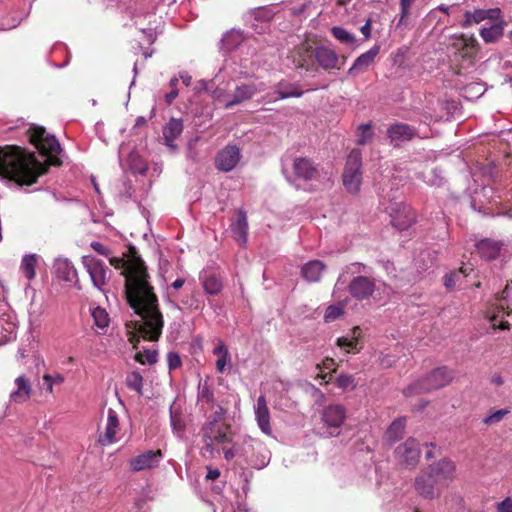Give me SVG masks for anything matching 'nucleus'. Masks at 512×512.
<instances>
[{"mask_svg": "<svg viewBox=\"0 0 512 512\" xmlns=\"http://www.w3.org/2000/svg\"><path fill=\"white\" fill-rule=\"evenodd\" d=\"M91 248L100 255L109 257V263L121 270L125 278V295L134 313L142 320H163L158 299L149 282L147 268L134 247H129L124 257L110 256V250L100 242H92Z\"/></svg>", "mask_w": 512, "mask_h": 512, "instance_id": "obj_1", "label": "nucleus"}, {"mask_svg": "<svg viewBox=\"0 0 512 512\" xmlns=\"http://www.w3.org/2000/svg\"><path fill=\"white\" fill-rule=\"evenodd\" d=\"M47 168L35 154L18 146L0 147V176L19 185H31Z\"/></svg>", "mask_w": 512, "mask_h": 512, "instance_id": "obj_2", "label": "nucleus"}, {"mask_svg": "<svg viewBox=\"0 0 512 512\" xmlns=\"http://www.w3.org/2000/svg\"><path fill=\"white\" fill-rule=\"evenodd\" d=\"M223 414L222 408H219V411L214 413L213 419L205 423L201 429L204 441L202 451L210 457H214L215 453L219 454L214 445H223L232 441L231 429L222 421Z\"/></svg>", "mask_w": 512, "mask_h": 512, "instance_id": "obj_3", "label": "nucleus"}, {"mask_svg": "<svg viewBox=\"0 0 512 512\" xmlns=\"http://www.w3.org/2000/svg\"><path fill=\"white\" fill-rule=\"evenodd\" d=\"M454 378V371L447 366L434 369L427 377L410 384L405 390L406 396L428 393L447 386Z\"/></svg>", "mask_w": 512, "mask_h": 512, "instance_id": "obj_4", "label": "nucleus"}, {"mask_svg": "<svg viewBox=\"0 0 512 512\" xmlns=\"http://www.w3.org/2000/svg\"><path fill=\"white\" fill-rule=\"evenodd\" d=\"M362 156L360 150L353 149L348 155L342 179L343 185L350 193L356 194L362 183Z\"/></svg>", "mask_w": 512, "mask_h": 512, "instance_id": "obj_5", "label": "nucleus"}, {"mask_svg": "<svg viewBox=\"0 0 512 512\" xmlns=\"http://www.w3.org/2000/svg\"><path fill=\"white\" fill-rule=\"evenodd\" d=\"M163 322H126L129 342L134 348L140 341V338L149 341H155L161 334Z\"/></svg>", "mask_w": 512, "mask_h": 512, "instance_id": "obj_6", "label": "nucleus"}, {"mask_svg": "<svg viewBox=\"0 0 512 512\" xmlns=\"http://www.w3.org/2000/svg\"><path fill=\"white\" fill-rule=\"evenodd\" d=\"M265 89V85L263 83L255 84H240L235 87L234 93L231 98H228L227 95H224L222 91L216 90L214 92L213 97L218 101L224 102L225 108L229 109L235 105H239L247 100L253 98L258 92H261Z\"/></svg>", "mask_w": 512, "mask_h": 512, "instance_id": "obj_7", "label": "nucleus"}, {"mask_svg": "<svg viewBox=\"0 0 512 512\" xmlns=\"http://www.w3.org/2000/svg\"><path fill=\"white\" fill-rule=\"evenodd\" d=\"M82 264L90 276L92 284L98 290L105 292V285L111 273L108 266L100 259L85 255L82 257Z\"/></svg>", "mask_w": 512, "mask_h": 512, "instance_id": "obj_8", "label": "nucleus"}, {"mask_svg": "<svg viewBox=\"0 0 512 512\" xmlns=\"http://www.w3.org/2000/svg\"><path fill=\"white\" fill-rule=\"evenodd\" d=\"M30 142L44 155H58L62 149L54 135H50L43 127L30 128Z\"/></svg>", "mask_w": 512, "mask_h": 512, "instance_id": "obj_9", "label": "nucleus"}, {"mask_svg": "<svg viewBox=\"0 0 512 512\" xmlns=\"http://www.w3.org/2000/svg\"><path fill=\"white\" fill-rule=\"evenodd\" d=\"M385 209L391 217L392 225L400 231L408 229L415 222V213L405 202H390Z\"/></svg>", "mask_w": 512, "mask_h": 512, "instance_id": "obj_10", "label": "nucleus"}, {"mask_svg": "<svg viewBox=\"0 0 512 512\" xmlns=\"http://www.w3.org/2000/svg\"><path fill=\"white\" fill-rule=\"evenodd\" d=\"M347 417V410L342 404H330L323 409L322 421L331 429V436L339 435V429Z\"/></svg>", "mask_w": 512, "mask_h": 512, "instance_id": "obj_11", "label": "nucleus"}, {"mask_svg": "<svg viewBox=\"0 0 512 512\" xmlns=\"http://www.w3.org/2000/svg\"><path fill=\"white\" fill-rule=\"evenodd\" d=\"M121 431L120 420L116 411L112 408L107 410V418L105 426L99 432L98 442L102 446H109L119 440V433Z\"/></svg>", "mask_w": 512, "mask_h": 512, "instance_id": "obj_12", "label": "nucleus"}, {"mask_svg": "<svg viewBox=\"0 0 512 512\" xmlns=\"http://www.w3.org/2000/svg\"><path fill=\"white\" fill-rule=\"evenodd\" d=\"M426 471L444 487L455 479L456 465L452 460L444 458L430 465Z\"/></svg>", "mask_w": 512, "mask_h": 512, "instance_id": "obj_13", "label": "nucleus"}, {"mask_svg": "<svg viewBox=\"0 0 512 512\" xmlns=\"http://www.w3.org/2000/svg\"><path fill=\"white\" fill-rule=\"evenodd\" d=\"M442 487L441 483L427 471H424L415 479V489L422 497L427 499L438 497Z\"/></svg>", "mask_w": 512, "mask_h": 512, "instance_id": "obj_14", "label": "nucleus"}, {"mask_svg": "<svg viewBox=\"0 0 512 512\" xmlns=\"http://www.w3.org/2000/svg\"><path fill=\"white\" fill-rule=\"evenodd\" d=\"M417 135L415 128L406 123H394L387 129V136L393 146L410 141Z\"/></svg>", "mask_w": 512, "mask_h": 512, "instance_id": "obj_15", "label": "nucleus"}, {"mask_svg": "<svg viewBox=\"0 0 512 512\" xmlns=\"http://www.w3.org/2000/svg\"><path fill=\"white\" fill-rule=\"evenodd\" d=\"M161 450H149L130 460V468L134 472L151 469L158 466L162 459Z\"/></svg>", "mask_w": 512, "mask_h": 512, "instance_id": "obj_16", "label": "nucleus"}, {"mask_svg": "<svg viewBox=\"0 0 512 512\" xmlns=\"http://www.w3.org/2000/svg\"><path fill=\"white\" fill-rule=\"evenodd\" d=\"M500 15L501 11L499 8L476 9L474 11H466L464 14L462 26L468 27L473 24H479L485 20L493 22L498 20L500 18Z\"/></svg>", "mask_w": 512, "mask_h": 512, "instance_id": "obj_17", "label": "nucleus"}, {"mask_svg": "<svg viewBox=\"0 0 512 512\" xmlns=\"http://www.w3.org/2000/svg\"><path fill=\"white\" fill-rule=\"evenodd\" d=\"M398 459L410 466H415L420 458L418 443L414 438H409L405 443L396 448Z\"/></svg>", "mask_w": 512, "mask_h": 512, "instance_id": "obj_18", "label": "nucleus"}, {"mask_svg": "<svg viewBox=\"0 0 512 512\" xmlns=\"http://www.w3.org/2000/svg\"><path fill=\"white\" fill-rule=\"evenodd\" d=\"M240 160V150L236 146H226L216 157V166L222 171H231Z\"/></svg>", "mask_w": 512, "mask_h": 512, "instance_id": "obj_19", "label": "nucleus"}, {"mask_svg": "<svg viewBox=\"0 0 512 512\" xmlns=\"http://www.w3.org/2000/svg\"><path fill=\"white\" fill-rule=\"evenodd\" d=\"M254 411L260 430L266 435H271L272 429L270 425V412L265 396L261 395L258 397L254 406Z\"/></svg>", "mask_w": 512, "mask_h": 512, "instance_id": "obj_20", "label": "nucleus"}, {"mask_svg": "<svg viewBox=\"0 0 512 512\" xmlns=\"http://www.w3.org/2000/svg\"><path fill=\"white\" fill-rule=\"evenodd\" d=\"M293 171L298 178L304 180L316 179L319 174L317 166L307 157H296L293 162Z\"/></svg>", "mask_w": 512, "mask_h": 512, "instance_id": "obj_21", "label": "nucleus"}, {"mask_svg": "<svg viewBox=\"0 0 512 512\" xmlns=\"http://www.w3.org/2000/svg\"><path fill=\"white\" fill-rule=\"evenodd\" d=\"M375 285L365 276L355 277L349 284L350 294L357 299H366L372 295Z\"/></svg>", "mask_w": 512, "mask_h": 512, "instance_id": "obj_22", "label": "nucleus"}, {"mask_svg": "<svg viewBox=\"0 0 512 512\" xmlns=\"http://www.w3.org/2000/svg\"><path fill=\"white\" fill-rule=\"evenodd\" d=\"M17 389L10 393L9 399L13 403H24L32 395V386L29 379L21 375L15 379Z\"/></svg>", "mask_w": 512, "mask_h": 512, "instance_id": "obj_23", "label": "nucleus"}, {"mask_svg": "<svg viewBox=\"0 0 512 512\" xmlns=\"http://www.w3.org/2000/svg\"><path fill=\"white\" fill-rule=\"evenodd\" d=\"M314 56L318 62V64L323 68V69H339L338 67V60H339V57L337 55V53L329 48V47H325V46H320V47H317L315 49V52H314Z\"/></svg>", "mask_w": 512, "mask_h": 512, "instance_id": "obj_24", "label": "nucleus"}, {"mask_svg": "<svg viewBox=\"0 0 512 512\" xmlns=\"http://www.w3.org/2000/svg\"><path fill=\"white\" fill-rule=\"evenodd\" d=\"M231 232L234 239L240 245H245L247 243L248 221L245 211L239 210L237 219L231 224Z\"/></svg>", "mask_w": 512, "mask_h": 512, "instance_id": "obj_25", "label": "nucleus"}, {"mask_svg": "<svg viewBox=\"0 0 512 512\" xmlns=\"http://www.w3.org/2000/svg\"><path fill=\"white\" fill-rule=\"evenodd\" d=\"M182 132H183V122L181 119L171 118L170 121L163 128V138H164L165 144L171 150L176 149V145L174 144V141L181 135Z\"/></svg>", "mask_w": 512, "mask_h": 512, "instance_id": "obj_26", "label": "nucleus"}, {"mask_svg": "<svg viewBox=\"0 0 512 512\" xmlns=\"http://www.w3.org/2000/svg\"><path fill=\"white\" fill-rule=\"evenodd\" d=\"M53 267L59 279L66 282H74L77 280V270L67 258H57Z\"/></svg>", "mask_w": 512, "mask_h": 512, "instance_id": "obj_27", "label": "nucleus"}, {"mask_svg": "<svg viewBox=\"0 0 512 512\" xmlns=\"http://www.w3.org/2000/svg\"><path fill=\"white\" fill-rule=\"evenodd\" d=\"M275 89V94H277V97L271 98L270 101H277L291 97H301L304 93L298 84L289 82L287 80H281L278 82L275 86Z\"/></svg>", "mask_w": 512, "mask_h": 512, "instance_id": "obj_28", "label": "nucleus"}, {"mask_svg": "<svg viewBox=\"0 0 512 512\" xmlns=\"http://www.w3.org/2000/svg\"><path fill=\"white\" fill-rule=\"evenodd\" d=\"M379 53V47L373 46L370 50L367 52L361 54L359 57L356 58L353 65L348 70V74L350 75H356L359 72L364 71L367 69L374 61L375 57Z\"/></svg>", "mask_w": 512, "mask_h": 512, "instance_id": "obj_29", "label": "nucleus"}, {"mask_svg": "<svg viewBox=\"0 0 512 512\" xmlns=\"http://www.w3.org/2000/svg\"><path fill=\"white\" fill-rule=\"evenodd\" d=\"M274 15L275 13L271 6L257 7L248 13L247 21L257 30L258 22L268 23L273 19Z\"/></svg>", "mask_w": 512, "mask_h": 512, "instance_id": "obj_30", "label": "nucleus"}, {"mask_svg": "<svg viewBox=\"0 0 512 512\" xmlns=\"http://www.w3.org/2000/svg\"><path fill=\"white\" fill-rule=\"evenodd\" d=\"M170 423L174 435L178 438H183L185 435L186 423L183 419L182 412L176 403L173 402L170 405Z\"/></svg>", "mask_w": 512, "mask_h": 512, "instance_id": "obj_31", "label": "nucleus"}, {"mask_svg": "<svg viewBox=\"0 0 512 512\" xmlns=\"http://www.w3.org/2000/svg\"><path fill=\"white\" fill-rule=\"evenodd\" d=\"M476 247L481 257L492 260L499 255L502 244L495 240L483 239L477 243Z\"/></svg>", "mask_w": 512, "mask_h": 512, "instance_id": "obj_32", "label": "nucleus"}, {"mask_svg": "<svg viewBox=\"0 0 512 512\" xmlns=\"http://www.w3.org/2000/svg\"><path fill=\"white\" fill-rule=\"evenodd\" d=\"M213 354L218 356L216 360V369L219 373H223L227 365L231 363V355L228 347L220 339L216 340V345L213 349Z\"/></svg>", "mask_w": 512, "mask_h": 512, "instance_id": "obj_33", "label": "nucleus"}, {"mask_svg": "<svg viewBox=\"0 0 512 512\" xmlns=\"http://www.w3.org/2000/svg\"><path fill=\"white\" fill-rule=\"evenodd\" d=\"M325 265L320 260H312L302 267V275L309 282H317L320 280Z\"/></svg>", "mask_w": 512, "mask_h": 512, "instance_id": "obj_34", "label": "nucleus"}, {"mask_svg": "<svg viewBox=\"0 0 512 512\" xmlns=\"http://www.w3.org/2000/svg\"><path fill=\"white\" fill-rule=\"evenodd\" d=\"M258 447H261L260 440L250 436H245L242 444L239 445L240 456H242L247 462L251 463V461H254Z\"/></svg>", "mask_w": 512, "mask_h": 512, "instance_id": "obj_35", "label": "nucleus"}, {"mask_svg": "<svg viewBox=\"0 0 512 512\" xmlns=\"http://www.w3.org/2000/svg\"><path fill=\"white\" fill-rule=\"evenodd\" d=\"M504 28L500 23H491L490 26H483L480 29V36L485 43H495L503 36Z\"/></svg>", "mask_w": 512, "mask_h": 512, "instance_id": "obj_36", "label": "nucleus"}, {"mask_svg": "<svg viewBox=\"0 0 512 512\" xmlns=\"http://www.w3.org/2000/svg\"><path fill=\"white\" fill-rule=\"evenodd\" d=\"M244 40V35L240 30L232 29L227 32L222 40V47L225 51L229 52L237 48Z\"/></svg>", "mask_w": 512, "mask_h": 512, "instance_id": "obj_37", "label": "nucleus"}, {"mask_svg": "<svg viewBox=\"0 0 512 512\" xmlns=\"http://www.w3.org/2000/svg\"><path fill=\"white\" fill-rule=\"evenodd\" d=\"M405 426V418L395 419L386 431L387 439L392 443L400 440L404 434Z\"/></svg>", "mask_w": 512, "mask_h": 512, "instance_id": "obj_38", "label": "nucleus"}, {"mask_svg": "<svg viewBox=\"0 0 512 512\" xmlns=\"http://www.w3.org/2000/svg\"><path fill=\"white\" fill-rule=\"evenodd\" d=\"M360 336L361 329L359 327H354L352 329L351 335L338 338L337 343L340 347L346 348L347 352H350L351 350L357 348Z\"/></svg>", "mask_w": 512, "mask_h": 512, "instance_id": "obj_39", "label": "nucleus"}, {"mask_svg": "<svg viewBox=\"0 0 512 512\" xmlns=\"http://www.w3.org/2000/svg\"><path fill=\"white\" fill-rule=\"evenodd\" d=\"M37 261L38 256L36 254L26 255L21 261V271L28 280H31L35 277V267Z\"/></svg>", "mask_w": 512, "mask_h": 512, "instance_id": "obj_40", "label": "nucleus"}, {"mask_svg": "<svg viewBox=\"0 0 512 512\" xmlns=\"http://www.w3.org/2000/svg\"><path fill=\"white\" fill-rule=\"evenodd\" d=\"M203 287L207 293L216 295L222 289V281L216 274H206L203 277Z\"/></svg>", "mask_w": 512, "mask_h": 512, "instance_id": "obj_41", "label": "nucleus"}, {"mask_svg": "<svg viewBox=\"0 0 512 512\" xmlns=\"http://www.w3.org/2000/svg\"><path fill=\"white\" fill-rule=\"evenodd\" d=\"M143 382L144 379L138 371L128 373L125 379L126 386L140 396L143 395Z\"/></svg>", "mask_w": 512, "mask_h": 512, "instance_id": "obj_42", "label": "nucleus"}, {"mask_svg": "<svg viewBox=\"0 0 512 512\" xmlns=\"http://www.w3.org/2000/svg\"><path fill=\"white\" fill-rule=\"evenodd\" d=\"M477 42L473 37H466L461 35L456 37L453 46L459 50H463V55H469L471 51L475 48Z\"/></svg>", "mask_w": 512, "mask_h": 512, "instance_id": "obj_43", "label": "nucleus"}, {"mask_svg": "<svg viewBox=\"0 0 512 512\" xmlns=\"http://www.w3.org/2000/svg\"><path fill=\"white\" fill-rule=\"evenodd\" d=\"M331 33L343 44L353 46L356 42L355 36L343 27L334 26L331 28Z\"/></svg>", "mask_w": 512, "mask_h": 512, "instance_id": "obj_44", "label": "nucleus"}, {"mask_svg": "<svg viewBox=\"0 0 512 512\" xmlns=\"http://www.w3.org/2000/svg\"><path fill=\"white\" fill-rule=\"evenodd\" d=\"M270 451L266 448L265 444L261 441V447H258L254 461H251V464H253L257 468H263L266 466L270 461Z\"/></svg>", "mask_w": 512, "mask_h": 512, "instance_id": "obj_45", "label": "nucleus"}, {"mask_svg": "<svg viewBox=\"0 0 512 512\" xmlns=\"http://www.w3.org/2000/svg\"><path fill=\"white\" fill-rule=\"evenodd\" d=\"M467 271H468L467 267H461L458 271L447 274L445 276V282H444L445 286L448 289L455 288L457 283L460 281V279L464 278L468 275Z\"/></svg>", "mask_w": 512, "mask_h": 512, "instance_id": "obj_46", "label": "nucleus"}, {"mask_svg": "<svg viewBox=\"0 0 512 512\" xmlns=\"http://www.w3.org/2000/svg\"><path fill=\"white\" fill-rule=\"evenodd\" d=\"M135 360L141 364H154L157 362V352L154 350H145L135 355Z\"/></svg>", "mask_w": 512, "mask_h": 512, "instance_id": "obj_47", "label": "nucleus"}, {"mask_svg": "<svg viewBox=\"0 0 512 512\" xmlns=\"http://www.w3.org/2000/svg\"><path fill=\"white\" fill-rule=\"evenodd\" d=\"M344 315V306L342 303L330 305L325 310V320L337 319Z\"/></svg>", "mask_w": 512, "mask_h": 512, "instance_id": "obj_48", "label": "nucleus"}, {"mask_svg": "<svg viewBox=\"0 0 512 512\" xmlns=\"http://www.w3.org/2000/svg\"><path fill=\"white\" fill-rule=\"evenodd\" d=\"M336 384L339 388L345 389H354L356 387L355 379L353 375L350 374H341L336 379Z\"/></svg>", "mask_w": 512, "mask_h": 512, "instance_id": "obj_49", "label": "nucleus"}, {"mask_svg": "<svg viewBox=\"0 0 512 512\" xmlns=\"http://www.w3.org/2000/svg\"><path fill=\"white\" fill-rule=\"evenodd\" d=\"M213 400V392L207 386V384L199 385L198 389V403L200 404H210Z\"/></svg>", "mask_w": 512, "mask_h": 512, "instance_id": "obj_50", "label": "nucleus"}, {"mask_svg": "<svg viewBox=\"0 0 512 512\" xmlns=\"http://www.w3.org/2000/svg\"><path fill=\"white\" fill-rule=\"evenodd\" d=\"M359 136L357 143L360 145H364L368 143L372 139L371 125L370 124H362L359 126Z\"/></svg>", "mask_w": 512, "mask_h": 512, "instance_id": "obj_51", "label": "nucleus"}, {"mask_svg": "<svg viewBox=\"0 0 512 512\" xmlns=\"http://www.w3.org/2000/svg\"><path fill=\"white\" fill-rule=\"evenodd\" d=\"M508 413L509 411L507 409L497 410L484 418L483 422L487 425L496 424L500 422Z\"/></svg>", "mask_w": 512, "mask_h": 512, "instance_id": "obj_52", "label": "nucleus"}, {"mask_svg": "<svg viewBox=\"0 0 512 512\" xmlns=\"http://www.w3.org/2000/svg\"><path fill=\"white\" fill-rule=\"evenodd\" d=\"M427 183L431 186L440 187L444 183V177L442 175V171L440 169H433L431 171L430 177L427 180Z\"/></svg>", "mask_w": 512, "mask_h": 512, "instance_id": "obj_53", "label": "nucleus"}, {"mask_svg": "<svg viewBox=\"0 0 512 512\" xmlns=\"http://www.w3.org/2000/svg\"><path fill=\"white\" fill-rule=\"evenodd\" d=\"M89 311L91 313V316L93 320H109L108 319V313L106 310L100 306H97L95 304L90 305Z\"/></svg>", "mask_w": 512, "mask_h": 512, "instance_id": "obj_54", "label": "nucleus"}, {"mask_svg": "<svg viewBox=\"0 0 512 512\" xmlns=\"http://www.w3.org/2000/svg\"><path fill=\"white\" fill-rule=\"evenodd\" d=\"M168 367L170 370L177 369L181 366L182 361L179 354L175 352H169L167 354Z\"/></svg>", "mask_w": 512, "mask_h": 512, "instance_id": "obj_55", "label": "nucleus"}, {"mask_svg": "<svg viewBox=\"0 0 512 512\" xmlns=\"http://www.w3.org/2000/svg\"><path fill=\"white\" fill-rule=\"evenodd\" d=\"M318 368L320 369V372L321 374H319V376L322 378V379H326L327 377V374H323V370H328V371H335V361L334 359L332 358H326L324 361H323V364H322V367L318 366Z\"/></svg>", "mask_w": 512, "mask_h": 512, "instance_id": "obj_56", "label": "nucleus"}, {"mask_svg": "<svg viewBox=\"0 0 512 512\" xmlns=\"http://www.w3.org/2000/svg\"><path fill=\"white\" fill-rule=\"evenodd\" d=\"M449 501H450L451 505L455 507V512H460V509L464 505L463 497L458 493H454V494L450 495Z\"/></svg>", "mask_w": 512, "mask_h": 512, "instance_id": "obj_57", "label": "nucleus"}, {"mask_svg": "<svg viewBox=\"0 0 512 512\" xmlns=\"http://www.w3.org/2000/svg\"><path fill=\"white\" fill-rule=\"evenodd\" d=\"M497 512H512V498L507 497L497 504Z\"/></svg>", "mask_w": 512, "mask_h": 512, "instance_id": "obj_58", "label": "nucleus"}, {"mask_svg": "<svg viewBox=\"0 0 512 512\" xmlns=\"http://www.w3.org/2000/svg\"><path fill=\"white\" fill-rule=\"evenodd\" d=\"M6 325L8 326L7 328H4L6 331H8L9 333V336H4V338H0V343L2 342H5V341H8L10 340L11 338H14L15 337V333H14V330H15V327H16V324L15 322H11V321H8V322H5Z\"/></svg>", "mask_w": 512, "mask_h": 512, "instance_id": "obj_59", "label": "nucleus"}, {"mask_svg": "<svg viewBox=\"0 0 512 512\" xmlns=\"http://www.w3.org/2000/svg\"><path fill=\"white\" fill-rule=\"evenodd\" d=\"M395 364V357L390 355H381L380 365L384 368H389Z\"/></svg>", "mask_w": 512, "mask_h": 512, "instance_id": "obj_60", "label": "nucleus"}, {"mask_svg": "<svg viewBox=\"0 0 512 512\" xmlns=\"http://www.w3.org/2000/svg\"><path fill=\"white\" fill-rule=\"evenodd\" d=\"M236 455L240 456L239 446H235L229 449H224V458L227 461L232 460Z\"/></svg>", "mask_w": 512, "mask_h": 512, "instance_id": "obj_61", "label": "nucleus"}, {"mask_svg": "<svg viewBox=\"0 0 512 512\" xmlns=\"http://www.w3.org/2000/svg\"><path fill=\"white\" fill-rule=\"evenodd\" d=\"M95 326L93 327L94 331L98 334H105L108 328L109 322H94Z\"/></svg>", "mask_w": 512, "mask_h": 512, "instance_id": "obj_62", "label": "nucleus"}, {"mask_svg": "<svg viewBox=\"0 0 512 512\" xmlns=\"http://www.w3.org/2000/svg\"><path fill=\"white\" fill-rule=\"evenodd\" d=\"M361 33L368 39L371 36V20H367L366 23L360 29Z\"/></svg>", "mask_w": 512, "mask_h": 512, "instance_id": "obj_63", "label": "nucleus"}, {"mask_svg": "<svg viewBox=\"0 0 512 512\" xmlns=\"http://www.w3.org/2000/svg\"><path fill=\"white\" fill-rule=\"evenodd\" d=\"M179 92L177 89H173L165 95V100L167 104H171L178 96Z\"/></svg>", "mask_w": 512, "mask_h": 512, "instance_id": "obj_64", "label": "nucleus"}]
</instances>
